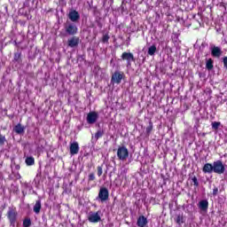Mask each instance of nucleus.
Listing matches in <instances>:
<instances>
[{"label": "nucleus", "mask_w": 227, "mask_h": 227, "mask_svg": "<svg viewBox=\"0 0 227 227\" xmlns=\"http://www.w3.org/2000/svg\"><path fill=\"white\" fill-rule=\"evenodd\" d=\"M64 27L67 35H69V36H75V34L79 31V28H77V25L72 22H67L64 25Z\"/></svg>", "instance_id": "nucleus-1"}, {"label": "nucleus", "mask_w": 227, "mask_h": 227, "mask_svg": "<svg viewBox=\"0 0 227 227\" xmlns=\"http://www.w3.org/2000/svg\"><path fill=\"white\" fill-rule=\"evenodd\" d=\"M224 171H226V168L223 164V160H217L213 162V173L223 175Z\"/></svg>", "instance_id": "nucleus-2"}, {"label": "nucleus", "mask_w": 227, "mask_h": 227, "mask_svg": "<svg viewBox=\"0 0 227 227\" xmlns=\"http://www.w3.org/2000/svg\"><path fill=\"white\" fill-rule=\"evenodd\" d=\"M117 157L119 160H127L129 159V149L126 146H119L117 149Z\"/></svg>", "instance_id": "nucleus-3"}, {"label": "nucleus", "mask_w": 227, "mask_h": 227, "mask_svg": "<svg viewBox=\"0 0 227 227\" xmlns=\"http://www.w3.org/2000/svg\"><path fill=\"white\" fill-rule=\"evenodd\" d=\"M98 200H100L101 203H104V201H107L109 200V190L106 187H101L99 189V192L98 195Z\"/></svg>", "instance_id": "nucleus-4"}, {"label": "nucleus", "mask_w": 227, "mask_h": 227, "mask_svg": "<svg viewBox=\"0 0 227 227\" xmlns=\"http://www.w3.org/2000/svg\"><path fill=\"white\" fill-rule=\"evenodd\" d=\"M18 213L15 209H9L7 211V218L10 222L11 226L15 227V223H17Z\"/></svg>", "instance_id": "nucleus-5"}, {"label": "nucleus", "mask_w": 227, "mask_h": 227, "mask_svg": "<svg viewBox=\"0 0 227 227\" xmlns=\"http://www.w3.org/2000/svg\"><path fill=\"white\" fill-rule=\"evenodd\" d=\"M67 17L72 23L78 22L81 20V14L76 10L70 11Z\"/></svg>", "instance_id": "nucleus-6"}, {"label": "nucleus", "mask_w": 227, "mask_h": 227, "mask_svg": "<svg viewBox=\"0 0 227 227\" xmlns=\"http://www.w3.org/2000/svg\"><path fill=\"white\" fill-rule=\"evenodd\" d=\"M97 120H98V114L97 112H90L87 114V122L90 125H93V123H96Z\"/></svg>", "instance_id": "nucleus-7"}, {"label": "nucleus", "mask_w": 227, "mask_h": 227, "mask_svg": "<svg viewBox=\"0 0 227 227\" xmlns=\"http://www.w3.org/2000/svg\"><path fill=\"white\" fill-rule=\"evenodd\" d=\"M123 61H127V65H130L131 61H136L134 54L132 52H123L121 56Z\"/></svg>", "instance_id": "nucleus-8"}, {"label": "nucleus", "mask_w": 227, "mask_h": 227, "mask_svg": "<svg viewBox=\"0 0 227 227\" xmlns=\"http://www.w3.org/2000/svg\"><path fill=\"white\" fill-rule=\"evenodd\" d=\"M122 79H123V73L120 71H115L114 74L112 75L111 81L115 84H120Z\"/></svg>", "instance_id": "nucleus-9"}, {"label": "nucleus", "mask_w": 227, "mask_h": 227, "mask_svg": "<svg viewBox=\"0 0 227 227\" xmlns=\"http://www.w3.org/2000/svg\"><path fill=\"white\" fill-rule=\"evenodd\" d=\"M70 155H77L79 153V143L74 142L70 144Z\"/></svg>", "instance_id": "nucleus-10"}, {"label": "nucleus", "mask_w": 227, "mask_h": 227, "mask_svg": "<svg viewBox=\"0 0 227 227\" xmlns=\"http://www.w3.org/2000/svg\"><path fill=\"white\" fill-rule=\"evenodd\" d=\"M222 55L223 51H221V49L218 46H214L211 49V56H213V58H221Z\"/></svg>", "instance_id": "nucleus-11"}, {"label": "nucleus", "mask_w": 227, "mask_h": 227, "mask_svg": "<svg viewBox=\"0 0 227 227\" xmlns=\"http://www.w3.org/2000/svg\"><path fill=\"white\" fill-rule=\"evenodd\" d=\"M67 45L68 47H71V48L77 47V45H79V37L73 36L70 39H68Z\"/></svg>", "instance_id": "nucleus-12"}, {"label": "nucleus", "mask_w": 227, "mask_h": 227, "mask_svg": "<svg viewBox=\"0 0 227 227\" xmlns=\"http://www.w3.org/2000/svg\"><path fill=\"white\" fill-rule=\"evenodd\" d=\"M146 224H148V219L145 215H140L137 218V225L138 227H145Z\"/></svg>", "instance_id": "nucleus-13"}, {"label": "nucleus", "mask_w": 227, "mask_h": 227, "mask_svg": "<svg viewBox=\"0 0 227 227\" xmlns=\"http://www.w3.org/2000/svg\"><path fill=\"white\" fill-rule=\"evenodd\" d=\"M203 173L211 174L214 173V164L211 163H206L202 168Z\"/></svg>", "instance_id": "nucleus-14"}, {"label": "nucleus", "mask_w": 227, "mask_h": 227, "mask_svg": "<svg viewBox=\"0 0 227 227\" xmlns=\"http://www.w3.org/2000/svg\"><path fill=\"white\" fill-rule=\"evenodd\" d=\"M88 221L90 223H99V221H101V218L98 213H93L90 215H89Z\"/></svg>", "instance_id": "nucleus-15"}, {"label": "nucleus", "mask_w": 227, "mask_h": 227, "mask_svg": "<svg viewBox=\"0 0 227 227\" xmlns=\"http://www.w3.org/2000/svg\"><path fill=\"white\" fill-rule=\"evenodd\" d=\"M199 208L202 210V212H207L208 210V200H202L199 202Z\"/></svg>", "instance_id": "nucleus-16"}, {"label": "nucleus", "mask_w": 227, "mask_h": 227, "mask_svg": "<svg viewBox=\"0 0 227 227\" xmlns=\"http://www.w3.org/2000/svg\"><path fill=\"white\" fill-rule=\"evenodd\" d=\"M14 132H16V134H24L26 128L24 126H22V124L18 123L14 128H13Z\"/></svg>", "instance_id": "nucleus-17"}, {"label": "nucleus", "mask_w": 227, "mask_h": 227, "mask_svg": "<svg viewBox=\"0 0 227 227\" xmlns=\"http://www.w3.org/2000/svg\"><path fill=\"white\" fill-rule=\"evenodd\" d=\"M42 210V200H38L35 201V204L34 206V212L35 214H38Z\"/></svg>", "instance_id": "nucleus-18"}, {"label": "nucleus", "mask_w": 227, "mask_h": 227, "mask_svg": "<svg viewBox=\"0 0 227 227\" xmlns=\"http://www.w3.org/2000/svg\"><path fill=\"white\" fill-rule=\"evenodd\" d=\"M155 52H157V46H155V44H153L148 48L147 54H149V56H154Z\"/></svg>", "instance_id": "nucleus-19"}, {"label": "nucleus", "mask_w": 227, "mask_h": 227, "mask_svg": "<svg viewBox=\"0 0 227 227\" xmlns=\"http://www.w3.org/2000/svg\"><path fill=\"white\" fill-rule=\"evenodd\" d=\"M152 130H153V122L152 121V120H150L149 125L145 129L147 136H150V134H152Z\"/></svg>", "instance_id": "nucleus-20"}, {"label": "nucleus", "mask_w": 227, "mask_h": 227, "mask_svg": "<svg viewBox=\"0 0 227 227\" xmlns=\"http://www.w3.org/2000/svg\"><path fill=\"white\" fill-rule=\"evenodd\" d=\"M25 162L27 166H35V158L33 156L27 157Z\"/></svg>", "instance_id": "nucleus-21"}, {"label": "nucleus", "mask_w": 227, "mask_h": 227, "mask_svg": "<svg viewBox=\"0 0 227 227\" xmlns=\"http://www.w3.org/2000/svg\"><path fill=\"white\" fill-rule=\"evenodd\" d=\"M206 68L207 70H212V68H214V59H209L207 60Z\"/></svg>", "instance_id": "nucleus-22"}, {"label": "nucleus", "mask_w": 227, "mask_h": 227, "mask_svg": "<svg viewBox=\"0 0 227 227\" xmlns=\"http://www.w3.org/2000/svg\"><path fill=\"white\" fill-rule=\"evenodd\" d=\"M176 224H178L179 226H181L182 224H184V215H177L176 218Z\"/></svg>", "instance_id": "nucleus-23"}, {"label": "nucleus", "mask_w": 227, "mask_h": 227, "mask_svg": "<svg viewBox=\"0 0 227 227\" xmlns=\"http://www.w3.org/2000/svg\"><path fill=\"white\" fill-rule=\"evenodd\" d=\"M97 175L98 176H102L103 173H104V165H100L97 167Z\"/></svg>", "instance_id": "nucleus-24"}, {"label": "nucleus", "mask_w": 227, "mask_h": 227, "mask_svg": "<svg viewBox=\"0 0 227 227\" xmlns=\"http://www.w3.org/2000/svg\"><path fill=\"white\" fill-rule=\"evenodd\" d=\"M31 226V218L26 217L23 220V227H30Z\"/></svg>", "instance_id": "nucleus-25"}, {"label": "nucleus", "mask_w": 227, "mask_h": 227, "mask_svg": "<svg viewBox=\"0 0 227 227\" xmlns=\"http://www.w3.org/2000/svg\"><path fill=\"white\" fill-rule=\"evenodd\" d=\"M20 58H22V52L16 51L14 52V61H20Z\"/></svg>", "instance_id": "nucleus-26"}, {"label": "nucleus", "mask_w": 227, "mask_h": 227, "mask_svg": "<svg viewBox=\"0 0 227 227\" xmlns=\"http://www.w3.org/2000/svg\"><path fill=\"white\" fill-rule=\"evenodd\" d=\"M102 136H104V130L99 129V130H98V131L96 132L94 137H95V139L98 140V139H100V137H102Z\"/></svg>", "instance_id": "nucleus-27"}, {"label": "nucleus", "mask_w": 227, "mask_h": 227, "mask_svg": "<svg viewBox=\"0 0 227 227\" xmlns=\"http://www.w3.org/2000/svg\"><path fill=\"white\" fill-rule=\"evenodd\" d=\"M96 176H95V173L94 172H92V173H90V174H89V176H88V182L90 183V182H93V181H95L96 180Z\"/></svg>", "instance_id": "nucleus-28"}, {"label": "nucleus", "mask_w": 227, "mask_h": 227, "mask_svg": "<svg viewBox=\"0 0 227 227\" xmlns=\"http://www.w3.org/2000/svg\"><path fill=\"white\" fill-rule=\"evenodd\" d=\"M212 129H214V130H217L219 129V127H221V122H217V121H214L212 122Z\"/></svg>", "instance_id": "nucleus-29"}, {"label": "nucleus", "mask_w": 227, "mask_h": 227, "mask_svg": "<svg viewBox=\"0 0 227 227\" xmlns=\"http://www.w3.org/2000/svg\"><path fill=\"white\" fill-rule=\"evenodd\" d=\"M4 143H6V137L0 133V146L4 145Z\"/></svg>", "instance_id": "nucleus-30"}, {"label": "nucleus", "mask_w": 227, "mask_h": 227, "mask_svg": "<svg viewBox=\"0 0 227 227\" xmlns=\"http://www.w3.org/2000/svg\"><path fill=\"white\" fill-rule=\"evenodd\" d=\"M109 35L106 34L102 37V43H109Z\"/></svg>", "instance_id": "nucleus-31"}, {"label": "nucleus", "mask_w": 227, "mask_h": 227, "mask_svg": "<svg viewBox=\"0 0 227 227\" xmlns=\"http://www.w3.org/2000/svg\"><path fill=\"white\" fill-rule=\"evenodd\" d=\"M192 181L193 182V185L195 187H200V182H198V177H196V176H194L192 178Z\"/></svg>", "instance_id": "nucleus-32"}, {"label": "nucleus", "mask_w": 227, "mask_h": 227, "mask_svg": "<svg viewBox=\"0 0 227 227\" xmlns=\"http://www.w3.org/2000/svg\"><path fill=\"white\" fill-rule=\"evenodd\" d=\"M219 193V188H217V187H215L214 189H213V196H217V194Z\"/></svg>", "instance_id": "nucleus-33"}, {"label": "nucleus", "mask_w": 227, "mask_h": 227, "mask_svg": "<svg viewBox=\"0 0 227 227\" xmlns=\"http://www.w3.org/2000/svg\"><path fill=\"white\" fill-rule=\"evenodd\" d=\"M223 67L227 70V57H223Z\"/></svg>", "instance_id": "nucleus-34"}, {"label": "nucleus", "mask_w": 227, "mask_h": 227, "mask_svg": "<svg viewBox=\"0 0 227 227\" xmlns=\"http://www.w3.org/2000/svg\"><path fill=\"white\" fill-rule=\"evenodd\" d=\"M98 27H102V23H98Z\"/></svg>", "instance_id": "nucleus-35"}, {"label": "nucleus", "mask_w": 227, "mask_h": 227, "mask_svg": "<svg viewBox=\"0 0 227 227\" xmlns=\"http://www.w3.org/2000/svg\"><path fill=\"white\" fill-rule=\"evenodd\" d=\"M203 136H205V133H203Z\"/></svg>", "instance_id": "nucleus-36"}]
</instances>
